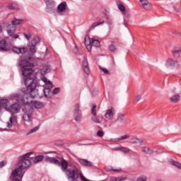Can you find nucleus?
<instances>
[{"mask_svg":"<svg viewBox=\"0 0 181 181\" xmlns=\"http://www.w3.org/2000/svg\"><path fill=\"white\" fill-rule=\"evenodd\" d=\"M12 49L14 53L17 54H25V53H28V47H12L6 43V41L2 40L0 41V52H9Z\"/></svg>","mask_w":181,"mask_h":181,"instance_id":"3","label":"nucleus"},{"mask_svg":"<svg viewBox=\"0 0 181 181\" xmlns=\"http://www.w3.org/2000/svg\"><path fill=\"white\" fill-rule=\"evenodd\" d=\"M75 112L76 114V116L75 117V121L78 122V121H80V117H81V113H80V105L76 104L75 105Z\"/></svg>","mask_w":181,"mask_h":181,"instance_id":"18","label":"nucleus"},{"mask_svg":"<svg viewBox=\"0 0 181 181\" xmlns=\"http://www.w3.org/2000/svg\"><path fill=\"white\" fill-rule=\"evenodd\" d=\"M180 52H181V49L177 48H175L172 51V54H173V56H176V54H180Z\"/></svg>","mask_w":181,"mask_h":181,"instance_id":"39","label":"nucleus"},{"mask_svg":"<svg viewBox=\"0 0 181 181\" xmlns=\"http://www.w3.org/2000/svg\"><path fill=\"white\" fill-rule=\"evenodd\" d=\"M39 42H40V40L38 37H35L33 39L31 45L28 46L30 53H32V54H35V53H36V46Z\"/></svg>","mask_w":181,"mask_h":181,"instance_id":"7","label":"nucleus"},{"mask_svg":"<svg viewBox=\"0 0 181 181\" xmlns=\"http://www.w3.org/2000/svg\"><path fill=\"white\" fill-rule=\"evenodd\" d=\"M170 165H172L173 166H175V168H177V169H181V163L175 161L174 160H171L170 161Z\"/></svg>","mask_w":181,"mask_h":181,"instance_id":"34","label":"nucleus"},{"mask_svg":"<svg viewBox=\"0 0 181 181\" xmlns=\"http://www.w3.org/2000/svg\"><path fill=\"white\" fill-rule=\"evenodd\" d=\"M127 180V178L124 176L115 177H111L110 178V181H125Z\"/></svg>","mask_w":181,"mask_h":181,"instance_id":"31","label":"nucleus"},{"mask_svg":"<svg viewBox=\"0 0 181 181\" xmlns=\"http://www.w3.org/2000/svg\"><path fill=\"white\" fill-rule=\"evenodd\" d=\"M2 33V25H0V33Z\"/></svg>","mask_w":181,"mask_h":181,"instance_id":"54","label":"nucleus"},{"mask_svg":"<svg viewBox=\"0 0 181 181\" xmlns=\"http://www.w3.org/2000/svg\"><path fill=\"white\" fill-rule=\"evenodd\" d=\"M141 98H142V96L141 95H138L136 97V103L141 101Z\"/></svg>","mask_w":181,"mask_h":181,"instance_id":"50","label":"nucleus"},{"mask_svg":"<svg viewBox=\"0 0 181 181\" xmlns=\"http://www.w3.org/2000/svg\"><path fill=\"white\" fill-rule=\"evenodd\" d=\"M117 121H119V122H125V117L124 115L118 116Z\"/></svg>","mask_w":181,"mask_h":181,"instance_id":"41","label":"nucleus"},{"mask_svg":"<svg viewBox=\"0 0 181 181\" xmlns=\"http://www.w3.org/2000/svg\"><path fill=\"white\" fill-rule=\"evenodd\" d=\"M23 35L25 36V39H27V40H30V37H32V34H30V33H24Z\"/></svg>","mask_w":181,"mask_h":181,"instance_id":"44","label":"nucleus"},{"mask_svg":"<svg viewBox=\"0 0 181 181\" xmlns=\"http://www.w3.org/2000/svg\"><path fill=\"white\" fill-rule=\"evenodd\" d=\"M118 9L119 11H120V12H125V6L124 5H122V4H119L117 5Z\"/></svg>","mask_w":181,"mask_h":181,"instance_id":"40","label":"nucleus"},{"mask_svg":"<svg viewBox=\"0 0 181 181\" xmlns=\"http://www.w3.org/2000/svg\"><path fill=\"white\" fill-rule=\"evenodd\" d=\"M75 112L76 114V116L75 117V121L78 122V121H80V117H81V113H80V105L76 104L75 105Z\"/></svg>","mask_w":181,"mask_h":181,"instance_id":"19","label":"nucleus"},{"mask_svg":"<svg viewBox=\"0 0 181 181\" xmlns=\"http://www.w3.org/2000/svg\"><path fill=\"white\" fill-rule=\"evenodd\" d=\"M23 174H19L16 170H13L10 175V180L11 181H22Z\"/></svg>","mask_w":181,"mask_h":181,"instance_id":"9","label":"nucleus"},{"mask_svg":"<svg viewBox=\"0 0 181 181\" xmlns=\"http://www.w3.org/2000/svg\"><path fill=\"white\" fill-rule=\"evenodd\" d=\"M13 37H14V39H18V38H19V35H15L13 36Z\"/></svg>","mask_w":181,"mask_h":181,"instance_id":"53","label":"nucleus"},{"mask_svg":"<svg viewBox=\"0 0 181 181\" xmlns=\"http://www.w3.org/2000/svg\"><path fill=\"white\" fill-rule=\"evenodd\" d=\"M8 8L11 9V11L18 9V4H11L9 6H8Z\"/></svg>","mask_w":181,"mask_h":181,"instance_id":"37","label":"nucleus"},{"mask_svg":"<svg viewBox=\"0 0 181 181\" xmlns=\"http://www.w3.org/2000/svg\"><path fill=\"white\" fill-rule=\"evenodd\" d=\"M97 136H99V138H103L104 136V132L99 130L96 133Z\"/></svg>","mask_w":181,"mask_h":181,"instance_id":"42","label":"nucleus"},{"mask_svg":"<svg viewBox=\"0 0 181 181\" xmlns=\"http://www.w3.org/2000/svg\"><path fill=\"white\" fill-rule=\"evenodd\" d=\"M11 112L18 114L21 111V106L18 103H14L11 106Z\"/></svg>","mask_w":181,"mask_h":181,"instance_id":"17","label":"nucleus"},{"mask_svg":"<svg viewBox=\"0 0 181 181\" xmlns=\"http://www.w3.org/2000/svg\"><path fill=\"white\" fill-rule=\"evenodd\" d=\"M60 91V88H55L54 90H53V92H52V94H59Z\"/></svg>","mask_w":181,"mask_h":181,"instance_id":"49","label":"nucleus"},{"mask_svg":"<svg viewBox=\"0 0 181 181\" xmlns=\"http://www.w3.org/2000/svg\"><path fill=\"white\" fill-rule=\"evenodd\" d=\"M115 151H120L121 152H123V153H129V152H132L131 149L127 147H117L115 148Z\"/></svg>","mask_w":181,"mask_h":181,"instance_id":"23","label":"nucleus"},{"mask_svg":"<svg viewBox=\"0 0 181 181\" xmlns=\"http://www.w3.org/2000/svg\"><path fill=\"white\" fill-rule=\"evenodd\" d=\"M8 107V100L1 99L0 100V110L1 108H6Z\"/></svg>","mask_w":181,"mask_h":181,"instance_id":"29","label":"nucleus"},{"mask_svg":"<svg viewBox=\"0 0 181 181\" xmlns=\"http://www.w3.org/2000/svg\"><path fill=\"white\" fill-rule=\"evenodd\" d=\"M16 121H18L16 116H11L9 118L8 122H7V127L8 128H12V124H13V122H16Z\"/></svg>","mask_w":181,"mask_h":181,"instance_id":"21","label":"nucleus"},{"mask_svg":"<svg viewBox=\"0 0 181 181\" xmlns=\"http://www.w3.org/2000/svg\"><path fill=\"white\" fill-rule=\"evenodd\" d=\"M48 160L49 163H53V165H57V166H61L62 170L66 173L68 180L76 181L81 179L82 181H89L84 177L77 166L73 164L69 165V162L63 158L60 161L54 158H48Z\"/></svg>","mask_w":181,"mask_h":181,"instance_id":"2","label":"nucleus"},{"mask_svg":"<svg viewBox=\"0 0 181 181\" xmlns=\"http://www.w3.org/2000/svg\"><path fill=\"white\" fill-rule=\"evenodd\" d=\"M33 111V109L30 108L28 112H25L23 116L24 121H26L27 122H30V118H32Z\"/></svg>","mask_w":181,"mask_h":181,"instance_id":"14","label":"nucleus"},{"mask_svg":"<svg viewBox=\"0 0 181 181\" xmlns=\"http://www.w3.org/2000/svg\"><path fill=\"white\" fill-rule=\"evenodd\" d=\"M30 103H31V104H33V105L35 107V108L39 109V108L43 107V103L42 102L30 100Z\"/></svg>","mask_w":181,"mask_h":181,"instance_id":"27","label":"nucleus"},{"mask_svg":"<svg viewBox=\"0 0 181 181\" xmlns=\"http://www.w3.org/2000/svg\"><path fill=\"white\" fill-rule=\"evenodd\" d=\"M170 101L173 103V104H176V103H179L180 101V95H174L170 98Z\"/></svg>","mask_w":181,"mask_h":181,"instance_id":"24","label":"nucleus"},{"mask_svg":"<svg viewBox=\"0 0 181 181\" xmlns=\"http://www.w3.org/2000/svg\"><path fill=\"white\" fill-rule=\"evenodd\" d=\"M42 81L45 83L46 86H49V82L50 81H47V78L44 76L42 78Z\"/></svg>","mask_w":181,"mask_h":181,"instance_id":"46","label":"nucleus"},{"mask_svg":"<svg viewBox=\"0 0 181 181\" xmlns=\"http://www.w3.org/2000/svg\"><path fill=\"white\" fill-rule=\"evenodd\" d=\"M130 142L132 144H134V145H136L137 146H141L144 145V140L136 137L132 138L130 139Z\"/></svg>","mask_w":181,"mask_h":181,"instance_id":"16","label":"nucleus"},{"mask_svg":"<svg viewBox=\"0 0 181 181\" xmlns=\"http://www.w3.org/2000/svg\"><path fill=\"white\" fill-rule=\"evenodd\" d=\"M45 158V156H37L33 159V163H39V162H42L43 159Z\"/></svg>","mask_w":181,"mask_h":181,"instance_id":"35","label":"nucleus"},{"mask_svg":"<svg viewBox=\"0 0 181 181\" xmlns=\"http://www.w3.org/2000/svg\"><path fill=\"white\" fill-rule=\"evenodd\" d=\"M165 66L166 67H168L170 69H177V66H179V64L177 60L168 58L165 62Z\"/></svg>","mask_w":181,"mask_h":181,"instance_id":"8","label":"nucleus"},{"mask_svg":"<svg viewBox=\"0 0 181 181\" xmlns=\"http://www.w3.org/2000/svg\"><path fill=\"white\" fill-rule=\"evenodd\" d=\"M103 117L102 115H99L96 117H92V121H93V122H95L96 124H101V122H103Z\"/></svg>","mask_w":181,"mask_h":181,"instance_id":"25","label":"nucleus"},{"mask_svg":"<svg viewBox=\"0 0 181 181\" xmlns=\"http://www.w3.org/2000/svg\"><path fill=\"white\" fill-rule=\"evenodd\" d=\"M95 108H97V105H93L91 110V112L93 114V115H94V117H95L97 115V112H95Z\"/></svg>","mask_w":181,"mask_h":181,"instance_id":"43","label":"nucleus"},{"mask_svg":"<svg viewBox=\"0 0 181 181\" xmlns=\"http://www.w3.org/2000/svg\"><path fill=\"white\" fill-rule=\"evenodd\" d=\"M115 114V109L112 107L107 110L106 113L105 114V117L106 118V119H112Z\"/></svg>","mask_w":181,"mask_h":181,"instance_id":"13","label":"nucleus"},{"mask_svg":"<svg viewBox=\"0 0 181 181\" xmlns=\"http://www.w3.org/2000/svg\"><path fill=\"white\" fill-rule=\"evenodd\" d=\"M128 138H129V135L126 134L124 136H122L119 138L115 139V141H116L117 142L119 141H124V139H128Z\"/></svg>","mask_w":181,"mask_h":181,"instance_id":"36","label":"nucleus"},{"mask_svg":"<svg viewBox=\"0 0 181 181\" xmlns=\"http://www.w3.org/2000/svg\"><path fill=\"white\" fill-rule=\"evenodd\" d=\"M48 9H53L56 6V2L53 0H49V1L46 4Z\"/></svg>","mask_w":181,"mask_h":181,"instance_id":"32","label":"nucleus"},{"mask_svg":"<svg viewBox=\"0 0 181 181\" xmlns=\"http://www.w3.org/2000/svg\"><path fill=\"white\" fill-rule=\"evenodd\" d=\"M39 129V127H35L33 129L30 130L28 134H33V132H36Z\"/></svg>","mask_w":181,"mask_h":181,"instance_id":"48","label":"nucleus"},{"mask_svg":"<svg viewBox=\"0 0 181 181\" xmlns=\"http://www.w3.org/2000/svg\"><path fill=\"white\" fill-rule=\"evenodd\" d=\"M113 172H121V169H112Z\"/></svg>","mask_w":181,"mask_h":181,"instance_id":"52","label":"nucleus"},{"mask_svg":"<svg viewBox=\"0 0 181 181\" xmlns=\"http://www.w3.org/2000/svg\"><path fill=\"white\" fill-rule=\"evenodd\" d=\"M140 6L145 9V11H151L152 9V4L148 2V0H140Z\"/></svg>","mask_w":181,"mask_h":181,"instance_id":"11","label":"nucleus"},{"mask_svg":"<svg viewBox=\"0 0 181 181\" xmlns=\"http://www.w3.org/2000/svg\"><path fill=\"white\" fill-rule=\"evenodd\" d=\"M33 58L32 57H28L25 59H22L21 62V66H22L21 71L24 77L25 85L27 87V93H25L26 97L29 98H35L39 95L37 90H36V81H35V75L33 74V67L35 65L33 63H30Z\"/></svg>","mask_w":181,"mask_h":181,"instance_id":"1","label":"nucleus"},{"mask_svg":"<svg viewBox=\"0 0 181 181\" xmlns=\"http://www.w3.org/2000/svg\"><path fill=\"white\" fill-rule=\"evenodd\" d=\"M25 95L26 93L25 92H23L21 94L14 93L11 95V98L21 105H29L30 101L29 100V98Z\"/></svg>","mask_w":181,"mask_h":181,"instance_id":"5","label":"nucleus"},{"mask_svg":"<svg viewBox=\"0 0 181 181\" xmlns=\"http://www.w3.org/2000/svg\"><path fill=\"white\" fill-rule=\"evenodd\" d=\"M67 8V4L66 2H62L58 6H57V12L60 13L61 12H64L66 11V8Z\"/></svg>","mask_w":181,"mask_h":181,"instance_id":"20","label":"nucleus"},{"mask_svg":"<svg viewBox=\"0 0 181 181\" xmlns=\"http://www.w3.org/2000/svg\"><path fill=\"white\" fill-rule=\"evenodd\" d=\"M84 43L86 46L87 50H88V52H90L93 45L88 42V38H87V37H85Z\"/></svg>","mask_w":181,"mask_h":181,"instance_id":"33","label":"nucleus"},{"mask_svg":"<svg viewBox=\"0 0 181 181\" xmlns=\"http://www.w3.org/2000/svg\"><path fill=\"white\" fill-rule=\"evenodd\" d=\"M141 151L144 153H147V155H152V153H153V150H151V148L148 147H142Z\"/></svg>","mask_w":181,"mask_h":181,"instance_id":"30","label":"nucleus"},{"mask_svg":"<svg viewBox=\"0 0 181 181\" xmlns=\"http://www.w3.org/2000/svg\"><path fill=\"white\" fill-rule=\"evenodd\" d=\"M33 152H30L24 154L21 157V160H20V161L18 162V167L13 170H16V173H18V175H23L24 169H27V168L30 166L31 162L29 158L30 155H33Z\"/></svg>","mask_w":181,"mask_h":181,"instance_id":"4","label":"nucleus"},{"mask_svg":"<svg viewBox=\"0 0 181 181\" xmlns=\"http://www.w3.org/2000/svg\"><path fill=\"white\" fill-rule=\"evenodd\" d=\"M78 162L80 163V165L85 166L86 168H94V163L87 159L78 158Z\"/></svg>","mask_w":181,"mask_h":181,"instance_id":"10","label":"nucleus"},{"mask_svg":"<svg viewBox=\"0 0 181 181\" xmlns=\"http://www.w3.org/2000/svg\"><path fill=\"white\" fill-rule=\"evenodd\" d=\"M87 39L89 43L93 46H95V47H98L100 46V41L98 40H91L88 37H87Z\"/></svg>","mask_w":181,"mask_h":181,"instance_id":"26","label":"nucleus"},{"mask_svg":"<svg viewBox=\"0 0 181 181\" xmlns=\"http://www.w3.org/2000/svg\"><path fill=\"white\" fill-rule=\"evenodd\" d=\"M51 70L52 69L49 66H45L40 70L41 75L45 76V74H47V73H50Z\"/></svg>","mask_w":181,"mask_h":181,"instance_id":"22","label":"nucleus"},{"mask_svg":"<svg viewBox=\"0 0 181 181\" xmlns=\"http://www.w3.org/2000/svg\"><path fill=\"white\" fill-rule=\"evenodd\" d=\"M117 44H115V42L111 41L110 45H109V50L110 52H117Z\"/></svg>","mask_w":181,"mask_h":181,"instance_id":"28","label":"nucleus"},{"mask_svg":"<svg viewBox=\"0 0 181 181\" xmlns=\"http://www.w3.org/2000/svg\"><path fill=\"white\" fill-rule=\"evenodd\" d=\"M23 22L22 19H16L15 18L12 22L11 25H8L7 26V33H8L9 36H12L13 33H15V29H16V25H21Z\"/></svg>","mask_w":181,"mask_h":181,"instance_id":"6","label":"nucleus"},{"mask_svg":"<svg viewBox=\"0 0 181 181\" xmlns=\"http://www.w3.org/2000/svg\"><path fill=\"white\" fill-rule=\"evenodd\" d=\"M5 166V163L4 161L0 162V168H4Z\"/></svg>","mask_w":181,"mask_h":181,"instance_id":"51","label":"nucleus"},{"mask_svg":"<svg viewBox=\"0 0 181 181\" xmlns=\"http://www.w3.org/2000/svg\"><path fill=\"white\" fill-rule=\"evenodd\" d=\"M104 23V21H102L100 22H95L92 24V28L94 29L95 28H97V26H100V25H103Z\"/></svg>","mask_w":181,"mask_h":181,"instance_id":"38","label":"nucleus"},{"mask_svg":"<svg viewBox=\"0 0 181 181\" xmlns=\"http://www.w3.org/2000/svg\"><path fill=\"white\" fill-rule=\"evenodd\" d=\"M49 85L46 86V88L43 90V93L45 97H49V94H50V90L53 88V83L52 81L48 82Z\"/></svg>","mask_w":181,"mask_h":181,"instance_id":"15","label":"nucleus"},{"mask_svg":"<svg viewBox=\"0 0 181 181\" xmlns=\"http://www.w3.org/2000/svg\"><path fill=\"white\" fill-rule=\"evenodd\" d=\"M148 178H146V176H141L139 178H137L136 181H146Z\"/></svg>","mask_w":181,"mask_h":181,"instance_id":"45","label":"nucleus"},{"mask_svg":"<svg viewBox=\"0 0 181 181\" xmlns=\"http://www.w3.org/2000/svg\"><path fill=\"white\" fill-rule=\"evenodd\" d=\"M100 69L102 71H103L105 74H110V71H108V69L103 67H100Z\"/></svg>","mask_w":181,"mask_h":181,"instance_id":"47","label":"nucleus"},{"mask_svg":"<svg viewBox=\"0 0 181 181\" xmlns=\"http://www.w3.org/2000/svg\"><path fill=\"white\" fill-rule=\"evenodd\" d=\"M82 66L84 71L85 74H90V66H88V61L87 60V57H83L82 61Z\"/></svg>","mask_w":181,"mask_h":181,"instance_id":"12","label":"nucleus"}]
</instances>
